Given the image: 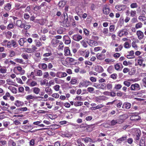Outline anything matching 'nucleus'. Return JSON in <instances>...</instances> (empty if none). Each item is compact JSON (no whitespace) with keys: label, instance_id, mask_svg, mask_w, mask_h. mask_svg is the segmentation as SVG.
Returning a JSON list of instances; mask_svg holds the SVG:
<instances>
[{"label":"nucleus","instance_id":"f257e3e1","mask_svg":"<svg viewBox=\"0 0 146 146\" xmlns=\"http://www.w3.org/2000/svg\"><path fill=\"white\" fill-rule=\"evenodd\" d=\"M14 72L17 75H23L25 72L24 70L20 66H17L15 67L13 69Z\"/></svg>","mask_w":146,"mask_h":146},{"label":"nucleus","instance_id":"f03ea898","mask_svg":"<svg viewBox=\"0 0 146 146\" xmlns=\"http://www.w3.org/2000/svg\"><path fill=\"white\" fill-rule=\"evenodd\" d=\"M46 3L43 2L42 3L40 6H35V5H29L27 6L26 9H40L42 7L46 6Z\"/></svg>","mask_w":146,"mask_h":146},{"label":"nucleus","instance_id":"7ed1b4c3","mask_svg":"<svg viewBox=\"0 0 146 146\" xmlns=\"http://www.w3.org/2000/svg\"><path fill=\"white\" fill-rule=\"evenodd\" d=\"M90 81L84 80L80 82L79 86L80 88L83 87L86 88L90 85Z\"/></svg>","mask_w":146,"mask_h":146},{"label":"nucleus","instance_id":"20e7f679","mask_svg":"<svg viewBox=\"0 0 146 146\" xmlns=\"http://www.w3.org/2000/svg\"><path fill=\"white\" fill-rule=\"evenodd\" d=\"M117 35L119 37L127 36L128 35V33L127 30L122 29L119 30L117 33Z\"/></svg>","mask_w":146,"mask_h":146},{"label":"nucleus","instance_id":"39448f33","mask_svg":"<svg viewBox=\"0 0 146 146\" xmlns=\"http://www.w3.org/2000/svg\"><path fill=\"white\" fill-rule=\"evenodd\" d=\"M37 49L34 45H32L31 48H25V50L29 53H32L34 52Z\"/></svg>","mask_w":146,"mask_h":146},{"label":"nucleus","instance_id":"423d86ee","mask_svg":"<svg viewBox=\"0 0 146 146\" xmlns=\"http://www.w3.org/2000/svg\"><path fill=\"white\" fill-rule=\"evenodd\" d=\"M17 46V45L15 41L13 40H8L7 45V47L8 48H11L12 47L15 48Z\"/></svg>","mask_w":146,"mask_h":146},{"label":"nucleus","instance_id":"0eeeda50","mask_svg":"<svg viewBox=\"0 0 146 146\" xmlns=\"http://www.w3.org/2000/svg\"><path fill=\"white\" fill-rule=\"evenodd\" d=\"M136 35L137 38L139 40H141L144 38V36L143 32L140 30H139L137 31Z\"/></svg>","mask_w":146,"mask_h":146},{"label":"nucleus","instance_id":"6e6552de","mask_svg":"<svg viewBox=\"0 0 146 146\" xmlns=\"http://www.w3.org/2000/svg\"><path fill=\"white\" fill-rule=\"evenodd\" d=\"M27 83L28 85L31 87L36 86L37 85V82L36 81L31 80V79H28Z\"/></svg>","mask_w":146,"mask_h":146},{"label":"nucleus","instance_id":"1a4fd4ad","mask_svg":"<svg viewBox=\"0 0 146 146\" xmlns=\"http://www.w3.org/2000/svg\"><path fill=\"white\" fill-rule=\"evenodd\" d=\"M130 88L132 90H137L140 89V86L138 84H135L131 85Z\"/></svg>","mask_w":146,"mask_h":146},{"label":"nucleus","instance_id":"9d476101","mask_svg":"<svg viewBox=\"0 0 146 146\" xmlns=\"http://www.w3.org/2000/svg\"><path fill=\"white\" fill-rule=\"evenodd\" d=\"M141 117L138 115H136L134 114H133L130 117V119L134 121H137L140 119Z\"/></svg>","mask_w":146,"mask_h":146},{"label":"nucleus","instance_id":"9b49d317","mask_svg":"<svg viewBox=\"0 0 146 146\" xmlns=\"http://www.w3.org/2000/svg\"><path fill=\"white\" fill-rule=\"evenodd\" d=\"M63 39L66 44H69L71 42L70 38L68 36H64L63 37Z\"/></svg>","mask_w":146,"mask_h":146},{"label":"nucleus","instance_id":"f8f14e48","mask_svg":"<svg viewBox=\"0 0 146 146\" xmlns=\"http://www.w3.org/2000/svg\"><path fill=\"white\" fill-rule=\"evenodd\" d=\"M67 74L65 72H58L56 73V76L59 78L64 77L67 76Z\"/></svg>","mask_w":146,"mask_h":146},{"label":"nucleus","instance_id":"ddd939ff","mask_svg":"<svg viewBox=\"0 0 146 146\" xmlns=\"http://www.w3.org/2000/svg\"><path fill=\"white\" fill-rule=\"evenodd\" d=\"M95 70L98 73H101L104 71V69L102 67L100 66L97 65L95 68Z\"/></svg>","mask_w":146,"mask_h":146},{"label":"nucleus","instance_id":"4468645a","mask_svg":"<svg viewBox=\"0 0 146 146\" xmlns=\"http://www.w3.org/2000/svg\"><path fill=\"white\" fill-rule=\"evenodd\" d=\"M82 38V36L80 35H76L72 36L73 39L76 41H79Z\"/></svg>","mask_w":146,"mask_h":146},{"label":"nucleus","instance_id":"2eb2a0df","mask_svg":"<svg viewBox=\"0 0 146 146\" xmlns=\"http://www.w3.org/2000/svg\"><path fill=\"white\" fill-rule=\"evenodd\" d=\"M134 135L136 136L135 138V140H138L139 139V137L141 134V131L139 129H136Z\"/></svg>","mask_w":146,"mask_h":146},{"label":"nucleus","instance_id":"dca6fc26","mask_svg":"<svg viewBox=\"0 0 146 146\" xmlns=\"http://www.w3.org/2000/svg\"><path fill=\"white\" fill-rule=\"evenodd\" d=\"M64 55L66 56H70L71 54L70 50L68 47H65L64 48Z\"/></svg>","mask_w":146,"mask_h":146},{"label":"nucleus","instance_id":"f3484780","mask_svg":"<svg viewBox=\"0 0 146 146\" xmlns=\"http://www.w3.org/2000/svg\"><path fill=\"white\" fill-rule=\"evenodd\" d=\"M143 60L142 59L139 58L137 60V64L139 66H142L143 68L146 66V64L145 63H143Z\"/></svg>","mask_w":146,"mask_h":146},{"label":"nucleus","instance_id":"a211bd4d","mask_svg":"<svg viewBox=\"0 0 146 146\" xmlns=\"http://www.w3.org/2000/svg\"><path fill=\"white\" fill-rule=\"evenodd\" d=\"M88 44L91 46H96L98 44L97 41L91 40L89 41Z\"/></svg>","mask_w":146,"mask_h":146},{"label":"nucleus","instance_id":"6ab92c4d","mask_svg":"<svg viewBox=\"0 0 146 146\" xmlns=\"http://www.w3.org/2000/svg\"><path fill=\"white\" fill-rule=\"evenodd\" d=\"M127 138V136L126 135H125L120 138L117 139L116 140V142L118 143H121L122 142L126 140Z\"/></svg>","mask_w":146,"mask_h":146},{"label":"nucleus","instance_id":"aec40b11","mask_svg":"<svg viewBox=\"0 0 146 146\" xmlns=\"http://www.w3.org/2000/svg\"><path fill=\"white\" fill-rule=\"evenodd\" d=\"M59 42V40L56 38H54L52 39L51 42V43L54 46H56Z\"/></svg>","mask_w":146,"mask_h":146},{"label":"nucleus","instance_id":"412c9836","mask_svg":"<svg viewBox=\"0 0 146 146\" xmlns=\"http://www.w3.org/2000/svg\"><path fill=\"white\" fill-rule=\"evenodd\" d=\"M114 59L112 58H106L104 60L106 64H111L112 62H115Z\"/></svg>","mask_w":146,"mask_h":146},{"label":"nucleus","instance_id":"4be33fe9","mask_svg":"<svg viewBox=\"0 0 146 146\" xmlns=\"http://www.w3.org/2000/svg\"><path fill=\"white\" fill-rule=\"evenodd\" d=\"M131 107V104L127 102H125L124 103L122 106L123 108H125L127 109H129Z\"/></svg>","mask_w":146,"mask_h":146},{"label":"nucleus","instance_id":"5701e85b","mask_svg":"<svg viewBox=\"0 0 146 146\" xmlns=\"http://www.w3.org/2000/svg\"><path fill=\"white\" fill-rule=\"evenodd\" d=\"M38 66L40 68L44 70H46L47 69V66L45 63H41L39 64Z\"/></svg>","mask_w":146,"mask_h":146},{"label":"nucleus","instance_id":"b1692460","mask_svg":"<svg viewBox=\"0 0 146 146\" xmlns=\"http://www.w3.org/2000/svg\"><path fill=\"white\" fill-rule=\"evenodd\" d=\"M26 6V5L25 4H23L21 5L19 3H16L15 4V7L17 8V9L25 8Z\"/></svg>","mask_w":146,"mask_h":146},{"label":"nucleus","instance_id":"393cba45","mask_svg":"<svg viewBox=\"0 0 146 146\" xmlns=\"http://www.w3.org/2000/svg\"><path fill=\"white\" fill-rule=\"evenodd\" d=\"M27 41L26 38H21L18 41L19 44L21 46L23 45L24 43Z\"/></svg>","mask_w":146,"mask_h":146},{"label":"nucleus","instance_id":"a878e982","mask_svg":"<svg viewBox=\"0 0 146 146\" xmlns=\"http://www.w3.org/2000/svg\"><path fill=\"white\" fill-rule=\"evenodd\" d=\"M8 89L14 94H16L17 92V89L14 87L9 86V87Z\"/></svg>","mask_w":146,"mask_h":146},{"label":"nucleus","instance_id":"bb28decb","mask_svg":"<svg viewBox=\"0 0 146 146\" xmlns=\"http://www.w3.org/2000/svg\"><path fill=\"white\" fill-rule=\"evenodd\" d=\"M32 89L33 93L36 95L38 94L40 91V89L38 87H34Z\"/></svg>","mask_w":146,"mask_h":146},{"label":"nucleus","instance_id":"cd10ccee","mask_svg":"<svg viewBox=\"0 0 146 146\" xmlns=\"http://www.w3.org/2000/svg\"><path fill=\"white\" fill-rule=\"evenodd\" d=\"M65 5V3L63 1H60L59 2L58 6L59 9H61L63 8Z\"/></svg>","mask_w":146,"mask_h":146},{"label":"nucleus","instance_id":"c85d7f7f","mask_svg":"<svg viewBox=\"0 0 146 146\" xmlns=\"http://www.w3.org/2000/svg\"><path fill=\"white\" fill-rule=\"evenodd\" d=\"M54 80L56 83L58 84H62L64 82V80L57 78H55Z\"/></svg>","mask_w":146,"mask_h":146},{"label":"nucleus","instance_id":"c756f323","mask_svg":"<svg viewBox=\"0 0 146 146\" xmlns=\"http://www.w3.org/2000/svg\"><path fill=\"white\" fill-rule=\"evenodd\" d=\"M14 104L15 106L17 107H19L22 106L23 104V103L20 101L17 100L15 102Z\"/></svg>","mask_w":146,"mask_h":146},{"label":"nucleus","instance_id":"7c9ffc66","mask_svg":"<svg viewBox=\"0 0 146 146\" xmlns=\"http://www.w3.org/2000/svg\"><path fill=\"white\" fill-rule=\"evenodd\" d=\"M126 5H117L115 6V8L116 9H122V8L125 9L126 8Z\"/></svg>","mask_w":146,"mask_h":146},{"label":"nucleus","instance_id":"2f4dec72","mask_svg":"<svg viewBox=\"0 0 146 146\" xmlns=\"http://www.w3.org/2000/svg\"><path fill=\"white\" fill-rule=\"evenodd\" d=\"M121 65L119 63H117L114 65V67L115 69L117 71L120 70L121 66Z\"/></svg>","mask_w":146,"mask_h":146},{"label":"nucleus","instance_id":"473e14b6","mask_svg":"<svg viewBox=\"0 0 146 146\" xmlns=\"http://www.w3.org/2000/svg\"><path fill=\"white\" fill-rule=\"evenodd\" d=\"M113 67L112 66H109L107 69V71L110 74L112 73L113 71Z\"/></svg>","mask_w":146,"mask_h":146},{"label":"nucleus","instance_id":"72a5a7b5","mask_svg":"<svg viewBox=\"0 0 146 146\" xmlns=\"http://www.w3.org/2000/svg\"><path fill=\"white\" fill-rule=\"evenodd\" d=\"M36 97L32 94L29 95L25 96V98L27 100L33 99Z\"/></svg>","mask_w":146,"mask_h":146},{"label":"nucleus","instance_id":"f704fd0d","mask_svg":"<svg viewBox=\"0 0 146 146\" xmlns=\"http://www.w3.org/2000/svg\"><path fill=\"white\" fill-rule=\"evenodd\" d=\"M45 91L46 93H49L51 94L52 93V90L49 87H47L45 88Z\"/></svg>","mask_w":146,"mask_h":146},{"label":"nucleus","instance_id":"c9c22d12","mask_svg":"<svg viewBox=\"0 0 146 146\" xmlns=\"http://www.w3.org/2000/svg\"><path fill=\"white\" fill-rule=\"evenodd\" d=\"M16 24L18 27H20L21 28L23 27V25L22 24V21L20 20H19L17 21Z\"/></svg>","mask_w":146,"mask_h":146},{"label":"nucleus","instance_id":"e433bc0d","mask_svg":"<svg viewBox=\"0 0 146 146\" xmlns=\"http://www.w3.org/2000/svg\"><path fill=\"white\" fill-rule=\"evenodd\" d=\"M143 24L141 22H139L135 25V28L136 29H139L141 28L142 27Z\"/></svg>","mask_w":146,"mask_h":146},{"label":"nucleus","instance_id":"4c0bfd02","mask_svg":"<svg viewBox=\"0 0 146 146\" xmlns=\"http://www.w3.org/2000/svg\"><path fill=\"white\" fill-rule=\"evenodd\" d=\"M122 87V86L121 84H115V85L114 89L116 90H118L120 89Z\"/></svg>","mask_w":146,"mask_h":146},{"label":"nucleus","instance_id":"58836bf2","mask_svg":"<svg viewBox=\"0 0 146 146\" xmlns=\"http://www.w3.org/2000/svg\"><path fill=\"white\" fill-rule=\"evenodd\" d=\"M83 104V103L81 102H76L74 103V105L76 107L81 106Z\"/></svg>","mask_w":146,"mask_h":146},{"label":"nucleus","instance_id":"ea45409f","mask_svg":"<svg viewBox=\"0 0 146 146\" xmlns=\"http://www.w3.org/2000/svg\"><path fill=\"white\" fill-rule=\"evenodd\" d=\"M66 60L68 61V62H69V63L70 64H72L74 62V60L72 58L70 57H67L66 58Z\"/></svg>","mask_w":146,"mask_h":146},{"label":"nucleus","instance_id":"a19ab883","mask_svg":"<svg viewBox=\"0 0 146 146\" xmlns=\"http://www.w3.org/2000/svg\"><path fill=\"white\" fill-rule=\"evenodd\" d=\"M10 96V94L9 93L7 92L6 93L5 95L3 96V98L4 100H7L8 99V98Z\"/></svg>","mask_w":146,"mask_h":146},{"label":"nucleus","instance_id":"79ce46f5","mask_svg":"<svg viewBox=\"0 0 146 146\" xmlns=\"http://www.w3.org/2000/svg\"><path fill=\"white\" fill-rule=\"evenodd\" d=\"M77 82V80L75 78H72L70 82L71 84H76Z\"/></svg>","mask_w":146,"mask_h":146},{"label":"nucleus","instance_id":"37998d69","mask_svg":"<svg viewBox=\"0 0 146 146\" xmlns=\"http://www.w3.org/2000/svg\"><path fill=\"white\" fill-rule=\"evenodd\" d=\"M132 47L135 50L138 49V46L135 42H133L131 43Z\"/></svg>","mask_w":146,"mask_h":146},{"label":"nucleus","instance_id":"c03bdc74","mask_svg":"<svg viewBox=\"0 0 146 146\" xmlns=\"http://www.w3.org/2000/svg\"><path fill=\"white\" fill-rule=\"evenodd\" d=\"M7 69L5 67H3L0 68V72L1 73H6Z\"/></svg>","mask_w":146,"mask_h":146},{"label":"nucleus","instance_id":"a18cd8bd","mask_svg":"<svg viewBox=\"0 0 146 146\" xmlns=\"http://www.w3.org/2000/svg\"><path fill=\"white\" fill-rule=\"evenodd\" d=\"M104 106L103 104H100L96 107H93V110H96L98 109H99L102 107H103Z\"/></svg>","mask_w":146,"mask_h":146},{"label":"nucleus","instance_id":"49530a36","mask_svg":"<svg viewBox=\"0 0 146 146\" xmlns=\"http://www.w3.org/2000/svg\"><path fill=\"white\" fill-rule=\"evenodd\" d=\"M124 47L126 48H128L130 47L131 45L127 42H125L123 44Z\"/></svg>","mask_w":146,"mask_h":146},{"label":"nucleus","instance_id":"de8ad7c7","mask_svg":"<svg viewBox=\"0 0 146 146\" xmlns=\"http://www.w3.org/2000/svg\"><path fill=\"white\" fill-rule=\"evenodd\" d=\"M11 4L10 3H8L5 6L4 9H11Z\"/></svg>","mask_w":146,"mask_h":146},{"label":"nucleus","instance_id":"09e8293b","mask_svg":"<svg viewBox=\"0 0 146 146\" xmlns=\"http://www.w3.org/2000/svg\"><path fill=\"white\" fill-rule=\"evenodd\" d=\"M43 77L48 79H49V74L48 72H46L43 74Z\"/></svg>","mask_w":146,"mask_h":146},{"label":"nucleus","instance_id":"8fccbe9b","mask_svg":"<svg viewBox=\"0 0 146 146\" xmlns=\"http://www.w3.org/2000/svg\"><path fill=\"white\" fill-rule=\"evenodd\" d=\"M8 42V40H4L1 43V45L3 46H7V42Z\"/></svg>","mask_w":146,"mask_h":146},{"label":"nucleus","instance_id":"3c124183","mask_svg":"<svg viewBox=\"0 0 146 146\" xmlns=\"http://www.w3.org/2000/svg\"><path fill=\"white\" fill-rule=\"evenodd\" d=\"M35 42L36 45L38 47H39L42 45L41 42L37 40H35Z\"/></svg>","mask_w":146,"mask_h":146},{"label":"nucleus","instance_id":"603ef678","mask_svg":"<svg viewBox=\"0 0 146 146\" xmlns=\"http://www.w3.org/2000/svg\"><path fill=\"white\" fill-rule=\"evenodd\" d=\"M25 128L26 130H30L33 128V127L31 125H26L25 126Z\"/></svg>","mask_w":146,"mask_h":146},{"label":"nucleus","instance_id":"864d4df0","mask_svg":"<svg viewBox=\"0 0 146 146\" xmlns=\"http://www.w3.org/2000/svg\"><path fill=\"white\" fill-rule=\"evenodd\" d=\"M5 35L6 37L7 38H10L11 36L12 33L11 32L9 31L6 33Z\"/></svg>","mask_w":146,"mask_h":146},{"label":"nucleus","instance_id":"5fc2aeb1","mask_svg":"<svg viewBox=\"0 0 146 146\" xmlns=\"http://www.w3.org/2000/svg\"><path fill=\"white\" fill-rule=\"evenodd\" d=\"M9 56L10 57H12L15 56L16 54L15 52L12 50H10L9 51Z\"/></svg>","mask_w":146,"mask_h":146},{"label":"nucleus","instance_id":"6e6d98bb","mask_svg":"<svg viewBox=\"0 0 146 146\" xmlns=\"http://www.w3.org/2000/svg\"><path fill=\"white\" fill-rule=\"evenodd\" d=\"M82 141H84L85 143H88L91 140V139L89 137H86L84 138H82Z\"/></svg>","mask_w":146,"mask_h":146},{"label":"nucleus","instance_id":"4d7b16f0","mask_svg":"<svg viewBox=\"0 0 146 146\" xmlns=\"http://www.w3.org/2000/svg\"><path fill=\"white\" fill-rule=\"evenodd\" d=\"M14 27V25L13 23H11L8 25L7 27V28L8 29H11L13 28Z\"/></svg>","mask_w":146,"mask_h":146},{"label":"nucleus","instance_id":"13d9d810","mask_svg":"<svg viewBox=\"0 0 146 146\" xmlns=\"http://www.w3.org/2000/svg\"><path fill=\"white\" fill-rule=\"evenodd\" d=\"M7 84L8 85H11L13 83V82L10 79H7L6 81Z\"/></svg>","mask_w":146,"mask_h":146},{"label":"nucleus","instance_id":"bf43d9fd","mask_svg":"<svg viewBox=\"0 0 146 146\" xmlns=\"http://www.w3.org/2000/svg\"><path fill=\"white\" fill-rule=\"evenodd\" d=\"M84 54L85 55L84 56H85V57L86 58H88L90 54V52L89 50H85Z\"/></svg>","mask_w":146,"mask_h":146},{"label":"nucleus","instance_id":"052dcab7","mask_svg":"<svg viewBox=\"0 0 146 146\" xmlns=\"http://www.w3.org/2000/svg\"><path fill=\"white\" fill-rule=\"evenodd\" d=\"M138 6L137 4L136 3H134L131 4L130 7L132 8H137Z\"/></svg>","mask_w":146,"mask_h":146},{"label":"nucleus","instance_id":"680f3d73","mask_svg":"<svg viewBox=\"0 0 146 146\" xmlns=\"http://www.w3.org/2000/svg\"><path fill=\"white\" fill-rule=\"evenodd\" d=\"M61 62L65 66H66L68 65V61L66 60V58L64 60H62Z\"/></svg>","mask_w":146,"mask_h":146},{"label":"nucleus","instance_id":"e2e57ef3","mask_svg":"<svg viewBox=\"0 0 146 146\" xmlns=\"http://www.w3.org/2000/svg\"><path fill=\"white\" fill-rule=\"evenodd\" d=\"M81 44L84 48H86L87 46V45L86 43L84 40L80 42Z\"/></svg>","mask_w":146,"mask_h":146},{"label":"nucleus","instance_id":"0e129e2a","mask_svg":"<svg viewBox=\"0 0 146 146\" xmlns=\"http://www.w3.org/2000/svg\"><path fill=\"white\" fill-rule=\"evenodd\" d=\"M115 26L114 25H111L109 27V30L110 32H112L114 31L115 29Z\"/></svg>","mask_w":146,"mask_h":146},{"label":"nucleus","instance_id":"69168bd1","mask_svg":"<svg viewBox=\"0 0 146 146\" xmlns=\"http://www.w3.org/2000/svg\"><path fill=\"white\" fill-rule=\"evenodd\" d=\"M123 48V46L121 45H119L118 47L115 48V51L116 52H118L120 51Z\"/></svg>","mask_w":146,"mask_h":146},{"label":"nucleus","instance_id":"338daca9","mask_svg":"<svg viewBox=\"0 0 146 146\" xmlns=\"http://www.w3.org/2000/svg\"><path fill=\"white\" fill-rule=\"evenodd\" d=\"M52 96L55 98H58L59 97V94L58 93H53L52 95Z\"/></svg>","mask_w":146,"mask_h":146},{"label":"nucleus","instance_id":"774afa93","mask_svg":"<svg viewBox=\"0 0 146 146\" xmlns=\"http://www.w3.org/2000/svg\"><path fill=\"white\" fill-rule=\"evenodd\" d=\"M144 139H141L140 141V146H145V144Z\"/></svg>","mask_w":146,"mask_h":146}]
</instances>
